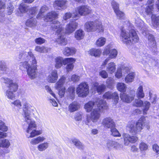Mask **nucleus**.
Segmentation results:
<instances>
[{"instance_id":"f257e3e1","label":"nucleus","mask_w":159,"mask_h":159,"mask_svg":"<svg viewBox=\"0 0 159 159\" xmlns=\"http://www.w3.org/2000/svg\"><path fill=\"white\" fill-rule=\"evenodd\" d=\"M23 110L24 112L25 121L28 125L26 129V135L27 138H33L42 133L41 130H37L35 129L37 127L35 122L32 120L30 116V105H29L25 100H22Z\"/></svg>"},{"instance_id":"f03ea898","label":"nucleus","mask_w":159,"mask_h":159,"mask_svg":"<svg viewBox=\"0 0 159 159\" xmlns=\"http://www.w3.org/2000/svg\"><path fill=\"white\" fill-rule=\"evenodd\" d=\"M22 56L26 61L20 63V68L22 69L23 68H26L29 77L31 79H34L37 75V62L35 57L30 51L24 53L22 55L20 54L19 57Z\"/></svg>"},{"instance_id":"7ed1b4c3","label":"nucleus","mask_w":159,"mask_h":159,"mask_svg":"<svg viewBox=\"0 0 159 159\" xmlns=\"http://www.w3.org/2000/svg\"><path fill=\"white\" fill-rule=\"evenodd\" d=\"M97 108H94L90 116H87L85 124L89 126H93L94 123L98 121L100 117V112L108 108L106 102L102 99L98 100Z\"/></svg>"},{"instance_id":"20e7f679","label":"nucleus","mask_w":159,"mask_h":159,"mask_svg":"<svg viewBox=\"0 0 159 159\" xmlns=\"http://www.w3.org/2000/svg\"><path fill=\"white\" fill-rule=\"evenodd\" d=\"M120 37L123 43L127 45L131 43L138 42L139 40L136 31L132 29L126 30L122 28Z\"/></svg>"},{"instance_id":"39448f33","label":"nucleus","mask_w":159,"mask_h":159,"mask_svg":"<svg viewBox=\"0 0 159 159\" xmlns=\"http://www.w3.org/2000/svg\"><path fill=\"white\" fill-rule=\"evenodd\" d=\"M2 80L7 85V89L5 92L6 95L8 98L13 100L15 97L14 93L16 91L18 88L17 84L8 78H2Z\"/></svg>"},{"instance_id":"423d86ee","label":"nucleus","mask_w":159,"mask_h":159,"mask_svg":"<svg viewBox=\"0 0 159 159\" xmlns=\"http://www.w3.org/2000/svg\"><path fill=\"white\" fill-rule=\"evenodd\" d=\"M146 124V119L143 117L140 118L136 123L133 121L129 122L127 125V128L130 133L136 134L141 132Z\"/></svg>"},{"instance_id":"0eeeda50","label":"nucleus","mask_w":159,"mask_h":159,"mask_svg":"<svg viewBox=\"0 0 159 159\" xmlns=\"http://www.w3.org/2000/svg\"><path fill=\"white\" fill-rule=\"evenodd\" d=\"M84 27L88 32L96 31L101 32L104 31V28L102 23L98 20L87 22L85 24Z\"/></svg>"},{"instance_id":"6e6552de","label":"nucleus","mask_w":159,"mask_h":159,"mask_svg":"<svg viewBox=\"0 0 159 159\" xmlns=\"http://www.w3.org/2000/svg\"><path fill=\"white\" fill-rule=\"evenodd\" d=\"M91 11V8L87 5L80 6L75 8L73 12V16L78 18L80 16H85L89 14Z\"/></svg>"},{"instance_id":"1a4fd4ad","label":"nucleus","mask_w":159,"mask_h":159,"mask_svg":"<svg viewBox=\"0 0 159 159\" xmlns=\"http://www.w3.org/2000/svg\"><path fill=\"white\" fill-rule=\"evenodd\" d=\"M76 92L79 97H85L89 94V88L87 84L82 82L76 88Z\"/></svg>"},{"instance_id":"9d476101","label":"nucleus","mask_w":159,"mask_h":159,"mask_svg":"<svg viewBox=\"0 0 159 159\" xmlns=\"http://www.w3.org/2000/svg\"><path fill=\"white\" fill-rule=\"evenodd\" d=\"M19 9L21 13H25L27 11V14L29 15L32 16H30V17H32L33 16L35 15L37 10L36 7H29L23 3H22L20 5Z\"/></svg>"},{"instance_id":"9b49d317","label":"nucleus","mask_w":159,"mask_h":159,"mask_svg":"<svg viewBox=\"0 0 159 159\" xmlns=\"http://www.w3.org/2000/svg\"><path fill=\"white\" fill-rule=\"evenodd\" d=\"M66 78L65 76H62L55 84L56 89L61 88L58 92L59 95L61 98L63 97L65 94V88L63 86L66 83Z\"/></svg>"},{"instance_id":"f8f14e48","label":"nucleus","mask_w":159,"mask_h":159,"mask_svg":"<svg viewBox=\"0 0 159 159\" xmlns=\"http://www.w3.org/2000/svg\"><path fill=\"white\" fill-rule=\"evenodd\" d=\"M122 136L124 139V144L125 146H128L130 143H134L138 139L137 137L130 136L127 134H123Z\"/></svg>"},{"instance_id":"ddd939ff","label":"nucleus","mask_w":159,"mask_h":159,"mask_svg":"<svg viewBox=\"0 0 159 159\" xmlns=\"http://www.w3.org/2000/svg\"><path fill=\"white\" fill-rule=\"evenodd\" d=\"M75 20L74 19H72V20L66 25L65 33L71 34L77 28L78 23L75 21Z\"/></svg>"},{"instance_id":"4468645a","label":"nucleus","mask_w":159,"mask_h":159,"mask_svg":"<svg viewBox=\"0 0 159 159\" xmlns=\"http://www.w3.org/2000/svg\"><path fill=\"white\" fill-rule=\"evenodd\" d=\"M58 78V75L56 70H52L50 71L47 77L48 81L50 83H55Z\"/></svg>"},{"instance_id":"2eb2a0df","label":"nucleus","mask_w":159,"mask_h":159,"mask_svg":"<svg viewBox=\"0 0 159 159\" xmlns=\"http://www.w3.org/2000/svg\"><path fill=\"white\" fill-rule=\"evenodd\" d=\"M102 124L106 128H112L115 127V123L111 117H106L102 121Z\"/></svg>"},{"instance_id":"dca6fc26","label":"nucleus","mask_w":159,"mask_h":159,"mask_svg":"<svg viewBox=\"0 0 159 159\" xmlns=\"http://www.w3.org/2000/svg\"><path fill=\"white\" fill-rule=\"evenodd\" d=\"M76 59L73 58H66V60L65 63V65H66L65 67L67 72L71 71L74 67V64L75 62Z\"/></svg>"},{"instance_id":"f3484780","label":"nucleus","mask_w":159,"mask_h":159,"mask_svg":"<svg viewBox=\"0 0 159 159\" xmlns=\"http://www.w3.org/2000/svg\"><path fill=\"white\" fill-rule=\"evenodd\" d=\"M59 21L54 20L52 23L51 27L52 30L56 31L57 33L58 34H62L64 31Z\"/></svg>"},{"instance_id":"a211bd4d","label":"nucleus","mask_w":159,"mask_h":159,"mask_svg":"<svg viewBox=\"0 0 159 159\" xmlns=\"http://www.w3.org/2000/svg\"><path fill=\"white\" fill-rule=\"evenodd\" d=\"M66 0H57L54 3V7L58 10L65 9L67 7L66 4Z\"/></svg>"},{"instance_id":"6ab92c4d","label":"nucleus","mask_w":159,"mask_h":159,"mask_svg":"<svg viewBox=\"0 0 159 159\" xmlns=\"http://www.w3.org/2000/svg\"><path fill=\"white\" fill-rule=\"evenodd\" d=\"M66 58H64L61 57H58L55 59V67L56 69L60 68L63 65H65Z\"/></svg>"},{"instance_id":"aec40b11","label":"nucleus","mask_w":159,"mask_h":159,"mask_svg":"<svg viewBox=\"0 0 159 159\" xmlns=\"http://www.w3.org/2000/svg\"><path fill=\"white\" fill-rule=\"evenodd\" d=\"M146 38L148 39V45L150 48L152 49H155L156 45L154 36L151 34L147 35Z\"/></svg>"},{"instance_id":"412c9836","label":"nucleus","mask_w":159,"mask_h":159,"mask_svg":"<svg viewBox=\"0 0 159 159\" xmlns=\"http://www.w3.org/2000/svg\"><path fill=\"white\" fill-rule=\"evenodd\" d=\"M5 7V0H0V22H4L5 19V13L3 11Z\"/></svg>"},{"instance_id":"4be33fe9","label":"nucleus","mask_w":159,"mask_h":159,"mask_svg":"<svg viewBox=\"0 0 159 159\" xmlns=\"http://www.w3.org/2000/svg\"><path fill=\"white\" fill-rule=\"evenodd\" d=\"M134 95H128L125 93H121L120 95V98L121 100L127 103L131 102L134 99Z\"/></svg>"},{"instance_id":"5701e85b","label":"nucleus","mask_w":159,"mask_h":159,"mask_svg":"<svg viewBox=\"0 0 159 159\" xmlns=\"http://www.w3.org/2000/svg\"><path fill=\"white\" fill-rule=\"evenodd\" d=\"M102 54L104 56H108V58L112 59L116 57L117 52V50H104Z\"/></svg>"},{"instance_id":"b1692460","label":"nucleus","mask_w":159,"mask_h":159,"mask_svg":"<svg viewBox=\"0 0 159 159\" xmlns=\"http://www.w3.org/2000/svg\"><path fill=\"white\" fill-rule=\"evenodd\" d=\"M127 68H120L117 69L115 74V77L118 78H121L127 72Z\"/></svg>"},{"instance_id":"393cba45","label":"nucleus","mask_w":159,"mask_h":159,"mask_svg":"<svg viewBox=\"0 0 159 159\" xmlns=\"http://www.w3.org/2000/svg\"><path fill=\"white\" fill-rule=\"evenodd\" d=\"M58 16V14L54 11H52L48 13L45 17V20L46 21H50L53 19L56 18Z\"/></svg>"},{"instance_id":"a878e982","label":"nucleus","mask_w":159,"mask_h":159,"mask_svg":"<svg viewBox=\"0 0 159 159\" xmlns=\"http://www.w3.org/2000/svg\"><path fill=\"white\" fill-rule=\"evenodd\" d=\"M80 107L78 103L74 102L70 104L68 106V111L70 112H73L78 110Z\"/></svg>"},{"instance_id":"bb28decb","label":"nucleus","mask_w":159,"mask_h":159,"mask_svg":"<svg viewBox=\"0 0 159 159\" xmlns=\"http://www.w3.org/2000/svg\"><path fill=\"white\" fill-rule=\"evenodd\" d=\"M70 143L74 144L77 148L80 149H84V147L80 141L78 139L75 138L72 139Z\"/></svg>"},{"instance_id":"cd10ccee","label":"nucleus","mask_w":159,"mask_h":159,"mask_svg":"<svg viewBox=\"0 0 159 159\" xmlns=\"http://www.w3.org/2000/svg\"><path fill=\"white\" fill-rule=\"evenodd\" d=\"M135 75V73L133 72L129 73L125 78V83L128 84L133 82L134 80Z\"/></svg>"},{"instance_id":"c85d7f7f","label":"nucleus","mask_w":159,"mask_h":159,"mask_svg":"<svg viewBox=\"0 0 159 159\" xmlns=\"http://www.w3.org/2000/svg\"><path fill=\"white\" fill-rule=\"evenodd\" d=\"M116 70V65L115 63L110 62L108 63L107 67V70L109 74H112Z\"/></svg>"},{"instance_id":"c756f323","label":"nucleus","mask_w":159,"mask_h":159,"mask_svg":"<svg viewBox=\"0 0 159 159\" xmlns=\"http://www.w3.org/2000/svg\"><path fill=\"white\" fill-rule=\"evenodd\" d=\"M45 139L46 138L43 137L39 136L31 139L30 141V143L32 145H36L40 142H43Z\"/></svg>"},{"instance_id":"7c9ffc66","label":"nucleus","mask_w":159,"mask_h":159,"mask_svg":"<svg viewBox=\"0 0 159 159\" xmlns=\"http://www.w3.org/2000/svg\"><path fill=\"white\" fill-rule=\"evenodd\" d=\"M64 31L62 34H58V38L57 39V42L62 45H65L67 43V40L66 37L63 35Z\"/></svg>"},{"instance_id":"2f4dec72","label":"nucleus","mask_w":159,"mask_h":159,"mask_svg":"<svg viewBox=\"0 0 159 159\" xmlns=\"http://www.w3.org/2000/svg\"><path fill=\"white\" fill-rule=\"evenodd\" d=\"M94 102L92 101H90L85 104L84 108L86 111L88 112L92 111V110L94 109Z\"/></svg>"},{"instance_id":"473e14b6","label":"nucleus","mask_w":159,"mask_h":159,"mask_svg":"<svg viewBox=\"0 0 159 159\" xmlns=\"http://www.w3.org/2000/svg\"><path fill=\"white\" fill-rule=\"evenodd\" d=\"M116 87L117 89L121 92H125L126 91V84L123 83H118L116 84Z\"/></svg>"},{"instance_id":"72a5a7b5","label":"nucleus","mask_w":159,"mask_h":159,"mask_svg":"<svg viewBox=\"0 0 159 159\" xmlns=\"http://www.w3.org/2000/svg\"><path fill=\"white\" fill-rule=\"evenodd\" d=\"M84 33L82 30H77L75 34V37L77 40H80L82 39L84 36Z\"/></svg>"},{"instance_id":"f704fd0d","label":"nucleus","mask_w":159,"mask_h":159,"mask_svg":"<svg viewBox=\"0 0 159 159\" xmlns=\"http://www.w3.org/2000/svg\"><path fill=\"white\" fill-rule=\"evenodd\" d=\"M37 24V20L35 18H32L28 19L26 23V25L30 27H32L35 26Z\"/></svg>"},{"instance_id":"c9c22d12","label":"nucleus","mask_w":159,"mask_h":159,"mask_svg":"<svg viewBox=\"0 0 159 159\" xmlns=\"http://www.w3.org/2000/svg\"><path fill=\"white\" fill-rule=\"evenodd\" d=\"M151 19L153 25L154 27L157 28L159 25V16H156V15L152 14Z\"/></svg>"},{"instance_id":"e433bc0d","label":"nucleus","mask_w":159,"mask_h":159,"mask_svg":"<svg viewBox=\"0 0 159 159\" xmlns=\"http://www.w3.org/2000/svg\"><path fill=\"white\" fill-rule=\"evenodd\" d=\"M93 86L96 89L97 92L100 93L104 91L106 88V86L104 84L98 85V83H94Z\"/></svg>"},{"instance_id":"4c0bfd02","label":"nucleus","mask_w":159,"mask_h":159,"mask_svg":"<svg viewBox=\"0 0 159 159\" xmlns=\"http://www.w3.org/2000/svg\"><path fill=\"white\" fill-rule=\"evenodd\" d=\"M136 95L137 97L139 98H142L144 97L145 94L143 91L142 86L140 85L138 88L136 92Z\"/></svg>"},{"instance_id":"58836bf2","label":"nucleus","mask_w":159,"mask_h":159,"mask_svg":"<svg viewBox=\"0 0 159 159\" xmlns=\"http://www.w3.org/2000/svg\"><path fill=\"white\" fill-rule=\"evenodd\" d=\"M142 106L143 107V114H146L147 111L149 110L151 106L150 102L147 101H144L143 102Z\"/></svg>"},{"instance_id":"ea45409f","label":"nucleus","mask_w":159,"mask_h":159,"mask_svg":"<svg viewBox=\"0 0 159 159\" xmlns=\"http://www.w3.org/2000/svg\"><path fill=\"white\" fill-rule=\"evenodd\" d=\"M75 88L73 87H70L68 88L67 93L69 97L70 98L73 99L75 96Z\"/></svg>"},{"instance_id":"a19ab883","label":"nucleus","mask_w":159,"mask_h":159,"mask_svg":"<svg viewBox=\"0 0 159 159\" xmlns=\"http://www.w3.org/2000/svg\"><path fill=\"white\" fill-rule=\"evenodd\" d=\"M106 39L103 37L99 38L96 42V45L98 47L103 46L106 42Z\"/></svg>"},{"instance_id":"79ce46f5","label":"nucleus","mask_w":159,"mask_h":159,"mask_svg":"<svg viewBox=\"0 0 159 159\" xmlns=\"http://www.w3.org/2000/svg\"><path fill=\"white\" fill-rule=\"evenodd\" d=\"M49 146V143L47 142H45L39 144L37 148L39 151H43L47 149Z\"/></svg>"},{"instance_id":"37998d69","label":"nucleus","mask_w":159,"mask_h":159,"mask_svg":"<svg viewBox=\"0 0 159 159\" xmlns=\"http://www.w3.org/2000/svg\"><path fill=\"white\" fill-rule=\"evenodd\" d=\"M0 145L1 147L7 148L10 145V143L8 140L4 139L1 141V143H0Z\"/></svg>"},{"instance_id":"c03bdc74","label":"nucleus","mask_w":159,"mask_h":159,"mask_svg":"<svg viewBox=\"0 0 159 159\" xmlns=\"http://www.w3.org/2000/svg\"><path fill=\"white\" fill-rule=\"evenodd\" d=\"M143 104V102L139 98L136 99L133 102V106L137 107H141L142 106Z\"/></svg>"},{"instance_id":"a18cd8bd","label":"nucleus","mask_w":159,"mask_h":159,"mask_svg":"<svg viewBox=\"0 0 159 159\" xmlns=\"http://www.w3.org/2000/svg\"><path fill=\"white\" fill-rule=\"evenodd\" d=\"M48 7L46 6H44L42 7V8L40 9L39 12V13L38 14L37 18L38 19H39L40 18V17H42V16H41V14L42 13L44 12L45 11H47L48 10Z\"/></svg>"},{"instance_id":"49530a36","label":"nucleus","mask_w":159,"mask_h":159,"mask_svg":"<svg viewBox=\"0 0 159 159\" xmlns=\"http://www.w3.org/2000/svg\"><path fill=\"white\" fill-rule=\"evenodd\" d=\"M149 100L153 104H155L156 102L157 96L155 95H153L151 92H149Z\"/></svg>"},{"instance_id":"de8ad7c7","label":"nucleus","mask_w":159,"mask_h":159,"mask_svg":"<svg viewBox=\"0 0 159 159\" xmlns=\"http://www.w3.org/2000/svg\"><path fill=\"white\" fill-rule=\"evenodd\" d=\"M89 53L90 55L95 57H99L101 53L100 50H89Z\"/></svg>"},{"instance_id":"09e8293b","label":"nucleus","mask_w":159,"mask_h":159,"mask_svg":"<svg viewBox=\"0 0 159 159\" xmlns=\"http://www.w3.org/2000/svg\"><path fill=\"white\" fill-rule=\"evenodd\" d=\"M113 143L114 141L111 140H107L106 146L109 150H110L113 148Z\"/></svg>"},{"instance_id":"8fccbe9b","label":"nucleus","mask_w":159,"mask_h":159,"mask_svg":"<svg viewBox=\"0 0 159 159\" xmlns=\"http://www.w3.org/2000/svg\"><path fill=\"white\" fill-rule=\"evenodd\" d=\"M111 98H112L114 101L115 104H117L119 99V96L118 93L116 92H114L112 93Z\"/></svg>"},{"instance_id":"3c124183","label":"nucleus","mask_w":159,"mask_h":159,"mask_svg":"<svg viewBox=\"0 0 159 159\" xmlns=\"http://www.w3.org/2000/svg\"><path fill=\"white\" fill-rule=\"evenodd\" d=\"M13 10V7L12 4L10 3L8 5L6 9V14L10 15L12 14Z\"/></svg>"},{"instance_id":"603ef678","label":"nucleus","mask_w":159,"mask_h":159,"mask_svg":"<svg viewBox=\"0 0 159 159\" xmlns=\"http://www.w3.org/2000/svg\"><path fill=\"white\" fill-rule=\"evenodd\" d=\"M8 127L5 125L4 122L0 120V130L4 132H6L8 130Z\"/></svg>"},{"instance_id":"864d4df0","label":"nucleus","mask_w":159,"mask_h":159,"mask_svg":"<svg viewBox=\"0 0 159 159\" xmlns=\"http://www.w3.org/2000/svg\"><path fill=\"white\" fill-rule=\"evenodd\" d=\"M11 104L19 108H21L22 107L21 102L19 100L17 99L11 102Z\"/></svg>"},{"instance_id":"5fc2aeb1","label":"nucleus","mask_w":159,"mask_h":159,"mask_svg":"<svg viewBox=\"0 0 159 159\" xmlns=\"http://www.w3.org/2000/svg\"><path fill=\"white\" fill-rule=\"evenodd\" d=\"M153 9V5H148L146 7L145 12L147 15H151Z\"/></svg>"},{"instance_id":"6e6d98bb","label":"nucleus","mask_w":159,"mask_h":159,"mask_svg":"<svg viewBox=\"0 0 159 159\" xmlns=\"http://www.w3.org/2000/svg\"><path fill=\"white\" fill-rule=\"evenodd\" d=\"M111 5L114 12L119 10V4L115 1H112Z\"/></svg>"},{"instance_id":"4d7b16f0","label":"nucleus","mask_w":159,"mask_h":159,"mask_svg":"<svg viewBox=\"0 0 159 159\" xmlns=\"http://www.w3.org/2000/svg\"><path fill=\"white\" fill-rule=\"evenodd\" d=\"M139 148L141 151H144L148 149V146L144 143L141 142L139 144Z\"/></svg>"},{"instance_id":"13d9d810","label":"nucleus","mask_w":159,"mask_h":159,"mask_svg":"<svg viewBox=\"0 0 159 159\" xmlns=\"http://www.w3.org/2000/svg\"><path fill=\"white\" fill-rule=\"evenodd\" d=\"M111 134L114 136L120 137L121 136L118 130L116 128L113 127L111 129Z\"/></svg>"},{"instance_id":"bf43d9fd","label":"nucleus","mask_w":159,"mask_h":159,"mask_svg":"<svg viewBox=\"0 0 159 159\" xmlns=\"http://www.w3.org/2000/svg\"><path fill=\"white\" fill-rule=\"evenodd\" d=\"M0 70L3 73L6 72L7 70L5 63L0 62Z\"/></svg>"},{"instance_id":"052dcab7","label":"nucleus","mask_w":159,"mask_h":159,"mask_svg":"<svg viewBox=\"0 0 159 159\" xmlns=\"http://www.w3.org/2000/svg\"><path fill=\"white\" fill-rule=\"evenodd\" d=\"M64 54L66 56L73 55L75 54V50H63V52Z\"/></svg>"},{"instance_id":"680f3d73","label":"nucleus","mask_w":159,"mask_h":159,"mask_svg":"<svg viewBox=\"0 0 159 159\" xmlns=\"http://www.w3.org/2000/svg\"><path fill=\"white\" fill-rule=\"evenodd\" d=\"M115 12L116 14L117 18L119 19H122L124 17V13L119 10L115 11Z\"/></svg>"},{"instance_id":"e2e57ef3","label":"nucleus","mask_w":159,"mask_h":159,"mask_svg":"<svg viewBox=\"0 0 159 159\" xmlns=\"http://www.w3.org/2000/svg\"><path fill=\"white\" fill-rule=\"evenodd\" d=\"M82 114L81 112L76 113L75 116V119L76 121H80L82 120Z\"/></svg>"},{"instance_id":"0e129e2a","label":"nucleus","mask_w":159,"mask_h":159,"mask_svg":"<svg viewBox=\"0 0 159 159\" xmlns=\"http://www.w3.org/2000/svg\"><path fill=\"white\" fill-rule=\"evenodd\" d=\"M36 43L38 44H41L45 42V40L44 39L39 37L36 39L35 40Z\"/></svg>"},{"instance_id":"69168bd1","label":"nucleus","mask_w":159,"mask_h":159,"mask_svg":"<svg viewBox=\"0 0 159 159\" xmlns=\"http://www.w3.org/2000/svg\"><path fill=\"white\" fill-rule=\"evenodd\" d=\"M113 148L116 149H120L122 148V146L120 143L114 141Z\"/></svg>"},{"instance_id":"338daca9","label":"nucleus","mask_w":159,"mask_h":159,"mask_svg":"<svg viewBox=\"0 0 159 159\" xmlns=\"http://www.w3.org/2000/svg\"><path fill=\"white\" fill-rule=\"evenodd\" d=\"M73 12L72 14H71L70 12L66 13L65 14L64 16H63V19L64 20H66L67 19L70 18L71 17L72 18H76V17H74L73 16Z\"/></svg>"},{"instance_id":"774afa93","label":"nucleus","mask_w":159,"mask_h":159,"mask_svg":"<svg viewBox=\"0 0 159 159\" xmlns=\"http://www.w3.org/2000/svg\"><path fill=\"white\" fill-rule=\"evenodd\" d=\"M99 75L103 78H106L108 77V75L107 72L102 70L99 72Z\"/></svg>"}]
</instances>
